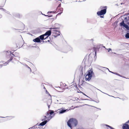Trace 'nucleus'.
<instances>
[{
  "instance_id": "nucleus-1",
  "label": "nucleus",
  "mask_w": 129,
  "mask_h": 129,
  "mask_svg": "<svg viewBox=\"0 0 129 129\" xmlns=\"http://www.w3.org/2000/svg\"><path fill=\"white\" fill-rule=\"evenodd\" d=\"M77 124V120L76 119L73 118H70L67 122L68 125L71 129H72V127L76 126Z\"/></svg>"
},
{
  "instance_id": "nucleus-2",
  "label": "nucleus",
  "mask_w": 129,
  "mask_h": 129,
  "mask_svg": "<svg viewBox=\"0 0 129 129\" xmlns=\"http://www.w3.org/2000/svg\"><path fill=\"white\" fill-rule=\"evenodd\" d=\"M100 9H102L100 11H98L97 13V14L99 16H101L105 14L107 10L106 6H102L100 7Z\"/></svg>"
},
{
  "instance_id": "nucleus-3",
  "label": "nucleus",
  "mask_w": 129,
  "mask_h": 129,
  "mask_svg": "<svg viewBox=\"0 0 129 129\" xmlns=\"http://www.w3.org/2000/svg\"><path fill=\"white\" fill-rule=\"evenodd\" d=\"M52 35H53L55 38L57 36L60 35V32L57 29H58V27H54L52 28Z\"/></svg>"
},
{
  "instance_id": "nucleus-4",
  "label": "nucleus",
  "mask_w": 129,
  "mask_h": 129,
  "mask_svg": "<svg viewBox=\"0 0 129 129\" xmlns=\"http://www.w3.org/2000/svg\"><path fill=\"white\" fill-rule=\"evenodd\" d=\"M93 73V71L91 70L88 71V73L86 76L85 78L86 81H89L92 76V74Z\"/></svg>"
},
{
  "instance_id": "nucleus-5",
  "label": "nucleus",
  "mask_w": 129,
  "mask_h": 129,
  "mask_svg": "<svg viewBox=\"0 0 129 129\" xmlns=\"http://www.w3.org/2000/svg\"><path fill=\"white\" fill-rule=\"evenodd\" d=\"M52 28H50V30L47 31L44 34L45 36H47L45 38V39L48 38L51 35V33H52Z\"/></svg>"
},
{
  "instance_id": "nucleus-6",
  "label": "nucleus",
  "mask_w": 129,
  "mask_h": 129,
  "mask_svg": "<svg viewBox=\"0 0 129 129\" xmlns=\"http://www.w3.org/2000/svg\"><path fill=\"white\" fill-rule=\"evenodd\" d=\"M120 25L121 26H123L127 30L129 29V27L124 22L123 20L120 23Z\"/></svg>"
},
{
  "instance_id": "nucleus-7",
  "label": "nucleus",
  "mask_w": 129,
  "mask_h": 129,
  "mask_svg": "<svg viewBox=\"0 0 129 129\" xmlns=\"http://www.w3.org/2000/svg\"><path fill=\"white\" fill-rule=\"evenodd\" d=\"M13 56L11 57L10 59L8 60L5 63V62L4 61H2V63L3 64H0V67H2L3 66H6L7 65V64H8V63L9 62L11 61L13 59Z\"/></svg>"
},
{
  "instance_id": "nucleus-8",
  "label": "nucleus",
  "mask_w": 129,
  "mask_h": 129,
  "mask_svg": "<svg viewBox=\"0 0 129 129\" xmlns=\"http://www.w3.org/2000/svg\"><path fill=\"white\" fill-rule=\"evenodd\" d=\"M51 118L52 117L51 116H49V117H47L46 116H44L42 120V121L44 120V121L46 120H47L48 122Z\"/></svg>"
},
{
  "instance_id": "nucleus-9",
  "label": "nucleus",
  "mask_w": 129,
  "mask_h": 129,
  "mask_svg": "<svg viewBox=\"0 0 129 129\" xmlns=\"http://www.w3.org/2000/svg\"><path fill=\"white\" fill-rule=\"evenodd\" d=\"M59 110L58 111V112L59 114H63L66 112L67 111H68L67 109H61Z\"/></svg>"
},
{
  "instance_id": "nucleus-10",
  "label": "nucleus",
  "mask_w": 129,
  "mask_h": 129,
  "mask_svg": "<svg viewBox=\"0 0 129 129\" xmlns=\"http://www.w3.org/2000/svg\"><path fill=\"white\" fill-rule=\"evenodd\" d=\"M54 111L53 110H49V111L47 112L46 113V115L47 116L49 115V114H50V115L51 116L53 114H54Z\"/></svg>"
},
{
  "instance_id": "nucleus-11",
  "label": "nucleus",
  "mask_w": 129,
  "mask_h": 129,
  "mask_svg": "<svg viewBox=\"0 0 129 129\" xmlns=\"http://www.w3.org/2000/svg\"><path fill=\"white\" fill-rule=\"evenodd\" d=\"M4 52L6 54V55L7 56H9L10 57V58L12 57L11 56V54H12L11 52L10 51H4Z\"/></svg>"
},
{
  "instance_id": "nucleus-12",
  "label": "nucleus",
  "mask_w": 129,
  "mask_h": 129,
  "mask_svg": "<svg viewBox=\"0 0 129 129\" xmlns=\"http://www.w3.org/2000/svg\"><path fill=\"white\" fill-rule=\"evenodd\" d=\"M33 41L37 43H39L41 42V41L40 40L39 37L35 39H34L33 40Z\"/></svg>"
},
{
  "instance_id": "nucleus-13",
  "label": "nucleus",
  "mask_w": 129,
  "mask_h": 129,
  "mask_svg": "<svg viewBox=\"0 0 129 129\" xmlns=\"http://www.w3.org/2000/svg\"><path fill=\"white\" fill-rule=\"evenodd\" d=\"M52 103V100L51 99H49L47 103V105L48 106V107L49 108V109L50 108V105Z\"/></svg>"
},
{
  "instance_id": "nucleus-14",
  "label": "nucleus",
  "mask_w": 129,
  "mask_h": 129,
  "mask_svg": "<svg viewBox=\"0 0 129 129\" xmlns=\"http://www.w3.org/2000/svg\"><path fill=\"white\" fill-rule=\"evenodd\" d=\"M23 65L25 66L26 68H27V69L28 71H29L30 73L31 72V68L29 67L27 64H23Z\"/></svg>"
},
{
  "instance_id": "nucleus-15",
  "label": "nucleus",
  "mask_w": 129,
  "mask_h": 129,
  "mask_svg": "<svg viewBox=\"0 0 129 129\" xmlns=\"http://www.w3.org/2000/svg\"><path fill=\"white\" fill-rule=\"evenodd\" d=\"M45 36L44 35V34H43L40 36L38 37L40 40H43L46 39H45V38H44Z\"/></svg>"
},
{
  "instance_id": "nucleus-16",
  "label": "nucleus",
  "mask_w": 129,
  "mask_h": 129,
  "mask_svg": "<svg viewBox=\"0 0 129 129\" xmlns=\"http://www.w3.org/2000/svg\"><path fill=\"white\" fill-rule=\"evenodd\" d=\"M48 122L47 120L44 121L40 123V125L41 126H43L45 125Z\"/></svg>"
},
{
  "instance_id": "nucleus-17",
  "label": "nucleus",
  "mask_w": 129,
  "mask_h": 129,
  "mask_svg": "<svg viewBox=\"0 0 129 129\" xmlns=\"http://www.w3.org/2000/svg\"><path fill=\"white\" fill-rule=\"evenodd\" d=\"M97 48L95 47H94L93 48V50L95 52V56H96V51L97 50Z\"/></svg>"
},
{
  "instance_id": "nucleus-18",
  "label": "nucleus",
  "mask_w": 129,
  "mask_h": 129,
  "mask_svg": "<svg viewBox=\"0 0 129 129\" xmlns=\"http://www.w3.org/2000/svg\"><path fill=\"white\" fill-rule=\"evenodd\" d=\"M125 37L126 38H129V33H127L125 35Z\"/></svg>"
},
{
  "instance_id": "nucleus-19",
  "label": "nucleus",
  "mask_w": 129,
  "mask_h": 129,
  "mask_svg": "<svg viewBox=\"0 0 129 129\" xmlns=\"http://www.w3.org/2000/svg\"><path fill=\"white\" fill-rule=\"evenodd\" d=\"M106 68V69H108V70L110 72H111V73H113V74H116V75H117V74H118V73H114V72H110V71L109 70V69L108 68Z\"/></svg>"
},
{
  "instance_id": "nucleus-20",
  "label": "nucleus",
  "mask_w": 129,
  "mask_h": 129,
  "mask_svg": "<svg viewBox=\"0 0 129 129\" xmlns=\"http://www.w3.org/2000/svg\"><path fill=\"white\" fill-rule=\"evenodd\" d=\"M0 9H1V10H3L5 11L8 14H9V12H8L5 9H3V8H0Z\"/></svg>"
},
{
  "instance_id": "nucleus-21",
  "label": "nucleus",
  "mask_w": 129,
  "mask_h": 129,
  "mask_svg": "<svg viewBox=\"0 0 129 129\" xmlns=\"http://www.w3.org/2000/svg\"><path fill=\"white\" fill-rule=\"evenodd\" d=\"M73 100L74 101H75V100L77 101L78 100V99L77 98H73Z\"/></svg>"
},
{
  "instance_id": "nucleus-22",
  "label": "nucleus",
  "mask_w": 129,
  "mask_h": 129,
  "mask_svg": "<svg viewBox=\"0 0 129 129\" xmlns=\"http://www.w3.org/2000/svg\"><path fill=\"white\" fill-rule=\"evenodd\" d=\"M59 10L60 11L62 12L63 11V8H60L59 9Z\"/></svg>"
},
{
  "instance_id": "nucleus-23",
  "label": "nucleus",
  "mask_w": 129,
  "mask_h": 129,
  "mask_svg": "<svg viewBox=\"0 0 129 129\" xmlns=\"http://www.w3.org/2000/svg\"><path fill=\"white\" fill-rule=\"evenodd\" d=\"M54 114H53V115L52 116H51V115H50V114H49V115H48V116H47L46 115V116L47 117H49V116H51V117H52V118L54 116Z\"/></svg>"
},
{
  "instance_id": "nucleus-24",
  "label": "nucleus",
  "mask_w": 129,
  "mask_h": 129,
  "mask_svg": "<svg viewBox=\"0 0 129 129\" xmlns=\"http://www.w3.org/2000/svg\"><path fill=\"white\" fill-rule=\"evenodd\" d=\"M61 6V3H60V4H59V5L57 7V8H58L59 7H60Z\"/></svg>"
},
{
  "instance_id": "nucleus-25",
  "label": "nucleus",
  "mask_w": 129,
  "mask_h": 129,
  "mask_svg": "<svg viewBox=\"0 0 129 129\" xmlns=\"http://www.w3.org/2000/svg\"><path fill=\"white\" fill-rule=\"evenodd\" d=\"M117 75H118L119 76H120V77H123V78H125L124 77H123L122 76H121L120 74H117Z\"/></svg>"
},
{
  "instance_id": "nucleus-26",
  "label": "nucleus",
  "mask_w": 129,
  "mask_h": 129,
  "mask_svg": "<svg viewBox=\"0 0 129 129\" xmlns=\"http://www.w3.org/2000/svg\"><path fill=\"white\" fill-rule=\"evenodd\" d=\"M99 90L100 91H101V92H103V93L105 94V93H104V92H103L102 91H101V90ZM106 94H107V95H109V96H110V95H109L108 94H107L106 93ZM112 96V97H113V96Z\"/></svg>"
},
{
  "instance_id": "nucleus-27",
  "label": "nucleus",
  "mask_w": 129,
  "mask_h": 129,
  "mask_svg": "<svg viewBox=\"0 0 129 129\" xmlns=\"http://www.w3.org/2000/svg\"><path fill=\"white\" fill-rule=\"evenodd\" d=\"M108 50V52H109L110 51H111L112 50L111 49V48H109V49H107Z\"/></svg>"
},
{
  "instance_id": "nucleus-28",
  "label": "nucleus",
  "mask_w": 129,
  "mask_h": 129,
  "mask_svg": "<svg viewBox=\"0 0 129 129\" xmlns=\"http://www.w3.org/2000/svg\"><path fill=\"white\" fill-rule=\"evenodd\" d=\"M55 13V12L54 11H50V12H48V13Z\"/></svg>"
},
{
  "instance_id": "nucleus-29",
  "label": "nucleus",
  "mask_w": 129,
  "mask_h": 129,
  "mask_svg": "<svg viewBox=\"0 0 129 129\" xmlns=\"http://www.w3.org/2000/svg\"><path fill=\"white\" fill-rule=\"evenodd\" d=\"M62 13V12L59 13L57 14V15H60Z\"/></svg>"
},
{
  "instance_id": "nucleus-30",
  "label": "nucleus",
  "mask_w": 129,
  "mask_h": 129,
  "mask_svg": "<svg viewBox=\"0 0 129 129\" xmlns=\"http://www.w3.org/2000/svg\"><path fill=\"white\" fill-rule=\"evenodd\" d=\"M82 100H88V99H82Z\"/></svg>"
},
{
  "instance_id": "nucleus-31",
  "label": "nucleus",
  "mask_w": 129,
  "mask_h": 129,
  "mask_svg": "<svg viewBox=\"0 0 129 129\" xmlns=\"http://www.w3.org/2000/svg\"><path fill=\"white\" fill-rule=\"evenodd\" d=\"M52 15H50L49 16L48 15V17H52Z\"/></svg>"
},
{
  "instance_id": "nucleus-32",
  "label": "nucleus",
  "mask_w": 129,
  "mask_h": 129,
  "mask_svg": "<svg viewBox=\"0 0 129 129\" xmlns=\"http://www.w3.org/2000/svg\"><path fill=\"white\" fill-rule=\"evenodd\" d=\"M79 129H84L83 127H81V128H79Z\"/></svg>"
},
{
  "instance_id": "nucleus-33",
  "label": "nucleus",
  "mask_w": 129,
  "mask_h": 129,
  "mask_svg": "<svg viewBox=\"0 0 129 129\" xmlns=\"http://www.w3.org/2000/svg\"><path fill=\"white\" fill-rule=\"evenodd\" d=\"M41 86H43V87L44 86V85L43 84V83L41 85Z\"/></svg>"
},
{
  "instance_id": "nucleus-34",
  "label": "nucleus",
  "mask_w": 129,
  "mask_h": 129,
  "mask_svg": "<svg viewBox=\"0 0 129 129\" xmlns=\"http://www.w3.org/2000/svg\"><path fill=\"white\" fill-rule=\"evenodd\" d=\"M2 15L0 14V18H1L2 17Z\"/></svg>"
},
{
  "instance_id": "nucleus-35",
  "label": "nucleus",
  "mask_w": 129,
  "mask_h": 129,
  "mask_svg": "<svg viewBox=\"0 0 129 129\" xmlns=\"http://www.w3.org/2000/svg\"><path fill=\"white\" fill-rule=\"evenodd\" d=\"M18 61V62H19L20 63H21V64H23V63H22L21 62H20V61Z\"/></svg>"
},
{
  "instance_id": "nucleus-36",
  "label": "nucleus",
  "mask_w": 129,
  "mask_h": 129,
  "mask_svg": "<svg viewBox=\"0 0 129 129\" xmlns=\"http://www.w3.org/2000/svg\"><path fill=\"white\" fill-rule=\"evenodd\" d=\"M12 55L14 56L15 57H16V56L14 55V54H12Z\"/></svg>"
},
{
  "instance_id": "nucleus-37",
  "label": "nucleus",
  "mask_w": 129,
  "mask_h": 129,
  "mask_svg": "<svg viewBox=\"0 0 129 129\" xmlns=\"http://www.w3.org/2000/svg\"><path fill=\"white\" fill-rule=\"evenodd\" d=\"M9 117V118H12V117H12V116H9V117Z\"/></svg>"
},
{
  "instance_id": "nucleus-38",
  "label": "nucleus",
  "mask_w": 129,
  "mask_h": 129,
  "mask_svg": "<svg viewBox=\"0 0 129 129\" xmlns=\"http://www.w3.org/2000/svg\"><path fill=\"white\" fill-rule=\"evenodd\" d=\"M83 94L84 95H85L86 96H87V97H88V96H87L85 94H84V93H83Z\"/></svg>"
},
{
  "instance_id": "nucleus-39",
  "label": "nucleus",
  "mask_w": 129,
  "mask_h": 129,
  "mask_svg": "<svg viewBox=\"0 0 129 129\" xmlns=\"http://www.w3.org/2000/svg\"><path fill=\"white\" fill-rule=\"evenodd\" d=\"M45 16H47L48 17V15H45Z\"/></svg>"
},
{
  "instance_id": "nucleus-40",
  "label": "nucleus",
  "mask_w": 129,
  "mask_h": 129,
  "mask_svg": "<svg viewBox=\"0 0 129 129\" xmlns=\"http://www.w3.org/2000/svg\"><path fill=\"white\" fill-rule=\"evenodd\" d=\"M129 122V120H128L127 122H126V123H128Z\"/></svg>"
},
{
  "instance_id": "nucleus-41",
  "label": "nucleus",
  "mask_w": 129,
  "mask_h": 129,
  "mask_svg": "<svg viewBox=\"0 0 129 129\" xmlns=\"http://www.w3.org/2000/svg\"><path fill=\"white\" fill-rule=\"evenodd\" d=\"M0 117L1 118H5V117Z\"/></svg>"
},
{
  "instance_id": "nucleus-42",
  "label": "nucleus",
  "mask_w": 129,
  "mask_h": 129,
  "mask_svg": "<svg viewBox=\"0 0 129 129\" xmlns=\"http://www.w3.org/2000/svg\"><path fill=\"white\" fill-rule=\"evenodd\" d=\"M44 88L45 89H46V88H45V87L44 86V88Z\"/></svg>"
},
{
  "instance_id": "nucleus-43",
  "label": "nucleus",
  "mask_w": 129,
  "mask_h": 129,
  "mask_svg": "<svg viewBox=\"0 0 129 129\" xmlns=\"http://www.w3.org/2000/svg\"><path fill=\"white\" fill-rule=\"evenodd\" d=\"M78 107H78V106H76V108H78Z\"/></svg>"
},
{
  "instance_id": "nucleus-44",
  "label": "nucleus",
  "mask_w": 129,
  "mask_h": 129,
  "mask_svg": "<svg viewBox=\"0 0 129 129\" xmlns=\"http://www.w3.org/2000/svg\"><path fill=\"white\" fill-rule=\"evenodd\" d=\"M101 18H103V16H101Z\"/></svg>"
},
{
  "instance_id": "nucleus-45",
  "label": "nucleus",
  "mask_w": 129,
  "mask_h": 129,
  "mask_svg": "<svg viewBox=\"0 0 129 129\" xmlns=\"http://www.w3.org/2000/svg\"><path fill=\"white\" fill-rule=\"evenodd\" d=\"M57 102H58V100H57Z\"/></svg>"
},
{
  "instance_id": "nucleus-46",
  "label": "nucleus",
  "mask_w": 129,
  "mask_h": 129,
  "mask_svg": "<svg viewBox=\"0 0 129 129\" xmlns=\"http://www.w3.org/2000/svg\"><path fill=\"white\" fill-rule=\"evenodd\" d=\"M12 118H9V119H11Z\"/></svg>"
},
{
  "instance_id": "nucleus-47",
  "label": "nucleus",
  "mask_w": 129,
  "mask_h": 129,
  "mask_svg": "<svg viewBox=\"0 0 129 129\" xmlns=\"http://www.w3.org/2000/svg\"><path fill=\"white\" fill-rule=\"evenodd\" d=\"M99 110H101V109L99 108Z\"/></svg>"
},
{
  "instance_id": "nucleus-48",
  "label": "nucleus",
  "mask_w": 129,
  "mask_h": 129,
  "mask_svg": "<svg viewBox=\"0 0 129 129\" xmlns=\"http://www.w3.org/2000/svg\"><path fill=\"white\" fill-rule=\"evenodd\" d=\"M60 1L61 2V3H63V2L61 1V0H60Z\"/></svg>"
},
{
  "instance_id": "nucleus-49",
  "label": "nucleus",
  "mask_w": 129,
  "mask_h": 129,
  "mask_svg": "<svg viewBox=\"0 0 129 129\" xmlns=\"http://www.w3.org/2000/svg\"><path fill=\"white\" fill-rule=\"evenodd\" d=\"M104 47V48H105V46H104V47Z\"/></svg>"
},
{
  "instance_id": "nucleus-50",
  "label": "nucleus",
  "mask_w": 129,
  "mask_h": 129,
  "mask_svg": "<svg viewBox=\"0 0 129 129\" xmlns=\"http://www.w3.org/2000/svg\"><path fill=\"white\" fill-rule=\"evenodd\" d=\"M42 15H44V14H42Z\"/></svg>"
},
{
  "instance_id": "nucleus-51",
  "label": "nucleus",
  "mask_w": 129,
  "mask_h": 129,
  "mask_svg": "<svg viewBox=\"0 0 129 129\" xmlns=\"http://www.w3.org/2000/svg\"><path fill=\"white\" fill-rule=\"evenodd\" d=\"M91 40L92 41H93V40L92 39H91Z\"/></svg>"
},
{
  "instance_id": "nucleus-52",
  "label": "nucleus",
  "mask_w": 129,
  "mask_h": 129,
  "mask_svg": "<svg viewBox=\"0 0 129 129\" xmlns=\"http://www.w3.org/2000/svg\"><path fill=\"white\" fill-rule=\"evenodd\" d=\"M48 42H49V40H48Z\"/></svg>"
},
{
  "instance_id": "nucleus-53",
  "label": "nucleus",
  "mask_w": 129,
  "mask_h": 129,
  "mask_svg": "<svg viewBox=\"0 0 129 129\" xmlns=\"http://www.w3.org/2000/svg\"><path fill=\"white\" fill-rule=\"evenodd\" d=\"M44 15V16H45V14H44V15Z\"/></svg>"
},
{
  "instance_id": "nucleus-54",
  "label": "nucleus",
  "mask_w": 129,
  "mask_h": 129,
  "mask_svg": "<svg viewBox=\"0 0 129 129\" xmlns=\"http://www.w3.org/2000/svg\"><path fill=\"white\" fill-rule=\"evenodd\" d=\"M126 17H125V19H126Z\"/></svg>"
},
{
  "instance_id": "nucleus-55",
  "label": "nucleus",
  "mask_w": 129,
  "mask_h": 129,
  "mask_svg": "<svg viewBox=\"0 0 129 129\" xmlns=\"http://www.w3.org/2000/svg\"><path fill=\"white\" fill-rule=\"evenodd\" d=\"M95 56H94V58H95Z\"/></svg>"
},
{
  "instance_id": "nucleus-56",
  "label": "nucleus",
  "mask_w": 129,
  "mask_h": 129,
  "mask_svg": "<svg viewBox=\"0 0 129 129\" xmlns=\"http://www.w3.org/2000/svg\"><path fill=\"white\" fill-rule=\"evenodd\" d=\"M96 57H95V58H96Z\"/></svg>"
}]
</instances>
